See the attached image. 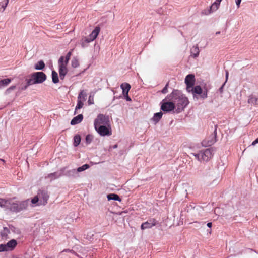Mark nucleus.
<instances>
[{
  "mask_svg": "<svg viewBox=\"0 0 258 258\" xmlns=\"http://www.w3.org/2000/svg\"><path fill=\"white\" fill-rule=\"evenodd\" d=\"M9 0H3L0 2V11L3 12L8 5Z\"/></svg>",
  "mask_w": 258,
  "mask_h": 258,
  "instance_id": "obj_27",
  "label": "nucleus"
},
{
  "mask_svg": "<svg viewBox=\"0 0 258 258\" xmlns=\"http://www.w3.org/2000/svg\"><path fill=\"white\" fill-rule=\"evenodd\" d=\"M108 124H110L109 116L102 114L98 115L94 121V128Z\"/></svg>",
  "mask_w": 258,
  "mask_h": 258,
  "instance_id": "obj_7",
  "label": "nucleus"
},
{
  "mask_svg": "<svg viewBox=\"0 0 258 258\" xmlns=\"http://www.w3.org/2000/svg\"><path fill=\"white\" fill-rule=\"evenodd\" d=\"M49 196L44 191H39L31 200L32 207L44 206L47 203Z\"/></svg>",
  "mask_w": 258,
  "mask_h": 258,
  "instance_id": "obj_4",
  "label": "nucleus"
},
{
  "mask_svg": "<svg viewBox=\"0 0 258 258\" xmlns=\"http://www.w3.org/2000/svg\"><path fill=\"white\" fill-rule=\"evenodd\" d=\"M248 103L255 105L258 104V98L255 97H250L248 99Z\"/></svg>",
  "mask_w": 258,
  "mask_h": 258,
  "instance_id": "obj_31",
  "label": "nucleus"
},
{
  "mask_svg": "<svg viewBox=\"0 0 258 258\" xmlns=\"http://www.w3.org/2000/svg\"><path fill=\"white\" fill-rule=\"evenodd\" d=\"M215 142L216 135H214L204 140L202 142V144L204 146L207 147L212 145Z\"/></svg>",
  "mask_w": 258,
  "mask_h": 258,
  "instance_id": "obj_13",
  "label": "nucleus"
},
{
  "mask_svg": "<svg viewBox=\"0 0 258 258\" xmlns=\"http://www.w3.org/2000/svg\"><path fill=\"white\" fill-rule=\"evenodd\" d=\"M92 140V137L90 135H88L86 137V142L88 143H90Z\"/></svg>",
  "mask_w": 258,
  "mask_h": 258,
  "instance_id": "obj_36",
  "label": "nucleus"
},
{
  "mask_svg": "<svg viewBox=\"0 0 258 258\" xmlns=\"http://www.w3.org/2000/svg\"><path fill=\"white\" fill-rule=\"evenodd\" d=\"M167 87H168V84H166L165 87L162 90V92L163 93H167Z\"/></svg>",
  "mask_w": 258,
  "mask_h": 258,
  "instance_id": "obj_37",
  "label": "nucleus"
},
{
  "mask_svg": "<svg viewBox=\"0 0 258 258\" xmlns=\"http://www.w3.org/2000/svg\"><path fill=\"white\" fill-rule=\"evenodd\" d=\"M207 225L208 227L211 228L212 227V223L211 222H209L207 223Z\"/></svg>",
  "mask_w": 258,
  "mask_h": 258,
  "instance_id": "obj_42",
  "label": "nucleus"
},
{
  "mask_svg": "<svg viewBox=\"0 0 258 258\" xmlns=\"http://www.w3.org/2000/svg\"><path fill=\"white\" fill-rule=\"evenodd\" d=\"M92 42V40H90V38L88 37H85L81 40V45L83 47H85L87 44Z\"/></svg>",
  "mask_w": 258,
  "mask_h": 258,
  "instance_id": "obj_29",
  "label": "nucleus"
},
{
  "mask_svg": "<svg viewBox=\"0 0 258 258\" xmlns=\"http://www.w3.org/2000/svg\"><path fill=\"white\" fill-rule=\"evenodd\" d=\"M124 96L126 97V99L127 101H131V99L129 97L128 94L125 95Z\"/></svg>",
  "mask_w": 258,
  "mask_h": 258,
  "instance_id": "obj_41",
  "label": "nucleus"
},
{
  "mask_svg": "<svg viewBox=\"0 0 258 258\" xmlns=\"http://www.w3.org/2000/svg\"><path fill=\"white\" fill-rule=\"evenodd\" d=\"M219 34H220V32H217L216 33V34H217V35Z\"/></svg>",
  "mask_w": 258,
  "mask_h": 258,
  "instance_id": "obj_48",
  "label": "nucleus"
},
{
  "mask_svg": "<svg viewBox=\"0 0 258 258\" xmlns=\"http://www.w3.org/2000/svg\"><path fill=\"white\" fill-rule=\"evenodd\" d=\"M162 115L163 113L162 112L156 113L154 114L152 120L155 122V123H157L161 118Z\"/></svg>",
  "mask_w": 258,
  "mask_h": 258,
  "instance_id": "obj_21",
  "label": "nucleus"
},
{
  "mask_svg": "<svg viewBox=\"0 0 258 258\" xmlns=\"http://www.w3.org/2000/svg\"><path fill=\"white\" fill-rule=\"evenodd\" d=\"M220 4V3L217 1L213 3L210 7V12L216 11L218 9Z\"/></svg>",
  "mask_w": 258,
  "mask_h": 258,
  "instance_id": "obj_24",
  "label": "nucleus"
},
{
  "mask_svg": "<svg viewBox=\"0 0 258 258\" xmlns=\"http://www.w3.org/2000/svg\"><path fill=\"white\" fill-rule=\"evenodd\" d=\"M175 104L173 102H163L161 106V109L164 112H169L175 108Z\"/></svg>",
  "mask_w": 258,
  "mask_h": 258,
  "instance_id": "obj_12",
  "label": "nucleus"
},
{
  "mask_svg": "<svg viewBox=\"0 0 258 258\" xmlns=\"http://www.w3.org/2000/svg\"><path fill=\"white\" fill-rule=\"evenodd\" d=\"M107 199L108 201L110 200H115V201H120L121 199H120L119 197L114 194H111L107 195Z\"/></svg>",
  "mask_w": 258,
  "mask_h": 258,
  "instance_id": "obj_22",
  "label": "nucleus"
},
{
  "mask_svg": "<svg viewBox=\"0 0 258 258\" xmlns=\"http://www.w3.org/2000/svg\"><path fill=\"white\" fill-rule=\"evenodd\" d=\"M258 143V138L257 139H256L252 143V145L254 146L256 144Z\"/></svg>",
  "mask_w": 258,
  "mask_h": 258,
  "instance_id": "obj_40",
  "label": "nucleus"
},
{
  "mask_svg": "<svg viewBox=\"0 0 258 258\" xmlns=\"http://www.w3.org/2000/svg\"><path fill=\"white\" fill-rule=\"evenodd\" d=\"M81 142V137L79 135H75L74 137V145L76 147L79 145Z\"/></svg>",
  "mask_w": 258,
  "mask_h": 258,
  "instance_id": "obj_28",
  "label": "nucleus"
},
{
  "mask_svg": "<svg viewBox=\"0 0 258 258\" xmlns=\"http://www.w3.org/2000/svg\"><path fill=\"white\" fill-rule=\"evenodd\" d=\"M52 80L53 83L54 84H56L59 82V78L57 73L55 71H52Z\"/></svg>",
  "mask_w": 258,
  "mask_h": 258,
  "instance_id": "obj_23",
  "label": "nucleus"
},
{
  "mask_svg": "<svg viewBox=\"0 0 258 258\" xmlns=\"http://www.w3.org/2000/svg\"><path fill=\"white\" fill-rule=\"evenodd\" d=\"M199 53L200 50L197 45L193 46L191 49V55L193 57L196 58L198 57V56L199 55Z\"/></svg>",
  "mask_w": 258,
  "mask_h": 258,
  "instance_id": "obj_19",
  "label": "nucleus"
},
{
  "mask_svg": "<svg viewBox=\"0 0 258 258\" xmlns=\"http://www.w3.org/2000/svg\"><path fill=\"white\" fill-rule=\"evenodd\" d=\"M195 82V78L194 75L189 74L186 76L185 78V83L186 85V90L190 92V90L192 89Z\"/></svg>",
  "mask_w": 258,
  "mask_h": 258,
  "instance_id": "obj_11",
  "label": "nucleus"
},
{
  "mask_svg": "<svg viewBox=\"0 0 258 258\" xmlns=\"http://www.w3.org/2000/svg\"><path fill=\"white\" fill-rule=\"evenodd\" d=\"M29 200L19 201L15 198L9 199H0V207L13 212L18 213L27 209Z\"/></svg>",
  "mask_w": 258,
  "mask_h": 258,
  "instance_id": "obj_1",
  "label": "nucleus"
},
{
  "mask_svg": "<svg viewBox=\"0 0 258 258\" xmlns=\"http://www.w3.org/2000/svg\"><path fill=\"white\" fill-rule=\"evenodd\" d=\"M214 152L213 148H210L202 150L198 153H192V155L200 162H207L213 157Z\"/></svg>",
  "mask_w": 258,
  "mask_h": 258,
  "instance_id": "obj_5",
  "label": "nucleus"
},
{
  "mask_svg": "<svg viewBox=\"0 0 258 258\" xmlns=\"http://www.w3.org/2000/svg\"><path fill=\"white\" fill-rule=\"evenodd\" d=\"M11 230H12V228H8L7 227H4L3 230L1 232L2 237L4 238H9Z\"/></svg>",
  "mask_w": 258,
  "mask_h": 258,
  "instance_id": "obj_16",
  "label": "nucleus"
},
{
  "mask_svg": "<svg viewBox=\"0 0 258 258\" xmlns=\"http://www.w3.org/2000/svg\"><path fill=\"white\" fill-rule=\"evenodd\" d=\"M76 172V170H75V169H73V170H71V171H69V172H71V173H75Z\"/></svg>",
  "mask_w": 258,
  "mask_h": 258,
  "instance_id": "obj_45",
  "label": "nucleus"
},
{
  "mask_svg": "<svg viewBox=\"0 0 258 258\" xmlns=\"http://www.w3.org/2000/svg\"><path fill=\"white\" fill-rule=\"evenodd\" d=\"M86 96L87 94L85 91L81 90L77 98V104L75 108V111L83 107L84 105L83 102L86 100Z\"/></svg>",
  "mask_w": 258,
  "mask_h": 258,
  "instance_id": "obj_10",
  "label": "nucleus"
},
{
  "mask_svg": "<svg viewBox=\"0 0 258 258\" xmlns=\"http://www.w3.org/2000/svg\"><path fill=\"white\" fill-rule=\"evenodd\" d=\"M16 88V86H11L9 89H8V90H14V89H15Z\"/></svg>",
  "mask_w": 258,
  "mask_h": 258,
  "instance_id": "obj_43",
  "label": "nucleus"
},
{
  "mask_svg": "<svg viewBox=\"0 0 258 258\" xmlns=\"http://www.w3.org/2000/svg\"><path fill=\"white\" fill-rule=\"evenodd\" d=\"M171 99L177 108L178 112L183 110L188 105V98L178 90H174L171 94Z\"/></svg>",
  "mask_w": 258,
  "mask_h": 258,
  "instance_id": "obj_2",
  "label": "nucleus"
},
{
  "mask_svg": "<svg viewBox=\"0 0 258 258\" xmlns=\"http://www.w3.org/2000/svg\"><path fill=\"white\" fill-rule=\"evenodd\" d=\"M95 129L101 136H109L112 135L110 124L96 127Z\"/></svg>",
  "mask_w": 258,
  "mask_h": 258,
  "instance_id": "obj_8",
  "label": "nucleus"
},
{
  "mask_svg": "<svg viewBox=\"0 0 258 258\" xmlns=\"http://www.w3.org/2000/svg\"><path fill=\"white\" fill-rule=\"evenodd\" d=\"M88 102L89 105L94 104L93 97L90 96L89 97Z\"/></svg>",
  "mask_w": 258,
  "mask_h": 258,
  "instance_id": "obj_35",
  "label": "nucleus"
},
{
  "mask_svg": "<svg viewBox=\"0 0 258 258\" xmlns=\"http://www.w3.org/2000/svg\"><path fill=\"white\" fill-rule=\"evenodd\" d=\"M201 97H202L203 98H207V92L204 93L201 95Z\"/></svg>",
  "mask_w": 258,
  "mask_h": 258,
  "instance_id": "obj_39",
  "label": "nucleus"
},
{
  "mask_svg": "<svg viewBox=\"0 0 258 258\" xmlns=\"http://www.w3.org/2000/svg\"><path fill=\"white\" fill-rule=\"evenodd\" d=\"M100 30V29L99 27H95V28L92 31L91 33L88 36L90 40L93 41L97 38L99 33Z\"/></svg>",
  "mask_w": 258,
  "mask_h": 258,
  "instance_id": "obj_15",
  "label": "nucleus"
},
{
  "mask_svg": "<svg viewBox=\"0 0 258 258\" xmlns=\"http://www.w3.org/2000/svg\"><path fill=\"white\" fill-rule=\"evenodd\" d=\"M71 65L74 68L78 67L79 66V60L76 57H74L72 60Z\"/></svg>",
  "mask_w": 258,
  "mask_h": 258,
  "instance_id": "obj_30",
  "label": "nucleus"
},
{
  "mask_svg": "<svg viewBox=\"0 0 258 258\" xmlns=\"http://www.w3.org/2000/svg\"><path fill=\"white\" fill-rule=\"evenodd\" d=\"M220 90H222V87H221Z\"/></svg>",
  "mask_w": 258,
  "mask_h": 258,
  "instance_id": "obj_49",
  "label": "nucleus"
},
{
  "mask_svg": "<svg viewBox=\"0 0 258 258\" xmlns=\"http://www.w3.org/2000/svg\"><path fill=\"white\" fill-rule=\"evenodd\" d=\"M48 177L51 178V180H53L57 178L58 176H56V173H53L48 175Z\"/></svg>",
  "mask_w": 258,
  "mask_h": 258,
  "instance_id": "obj_34",
  "label": "nucleus"
},
{
  "mask_svg": "<svg viewBox=\"0 0 258 258\" xmlns=\"http://www.w3.org/2000/svg\"><path fill=\"white\" fill-rule=\"evenodd\" d=\"M156 224V221L155 219H151L146 222L143 223L141 226L142 230L151 228Z\"/></svg>",
  "mask_w": 258,
  "mask_h": 258,
  "instance_id": "obj_14",
  "label": "nucleus"
},
{
  "mask_svg": "<svg viewBox=\"0 0 258 258\" xmlns=\"http://www.w3.org/2000/svg\"><path fill=\"white\" fill-rule=\"evenodd\" d=\"M89 168V165L88 164H84L82 166L78 167L77 169V171L78 172H80L88 169Z\"/></svg>",
  "mask_w": 258,
  "mask_h": 258,
  "instance_id": "obj_32",
  "label": "nucleus"
},
{
  "mask_svg": "<svg viewBox=\"0 0 258 258\" xmlns=\"http://www.w3.org/2000/svg\"><path fill=\"white\" fill-rule=\"evenodd\" d=\"M116 147H117V145H114L113 147L114 148H116Z\"/></svg>",
  "mask_w": 258,
  "mask_h": 258,
  "instance_id": "obj_46",
  "label": "nucleus"
},
{
  "mask_svg": "<svg viewBox=\"0 0 258 258\" xmlns=\"http://www.w3.org/2000/svg\"><path fill=\"white\" fill-rule=\"evenodd\" d=\"M190 92H192V94H201L202 93V89L200 86L197 85L195 87H192V89L190 90Z\"/></svg>",
  "mask_w": 258,
  "mask_h": 258,
  "instance_id": "obj_20",
  "label": "nucleus"
},
{
  "mask_svg": "<svg viewBox=\"0 0 258 258\" xmlns=\"http://www.w3.org/2000/svg\"><path fill=\"white\" fill-rule=\"evenodd\" d=\"M46 79V75L43 72H34L30 75V79L27 80L26 85L24 87L23 89L25 90L28 86L32 85L42 83Z\"/></svg>",
  "mask_w": 258,
  "mask_h": 258,
  "instance_id": "obj_3",
  "label": "nucleus"
},
{
  "mask_svg": "<svg viewBox=\"0 0 258 258\" xmlns=\"http://www.w3.org/2000/svg\"><path fill=\"white\" fill-rule=\"evenodd\" d=\"M216 1L220 3V2H221L222 0H216Z\"/></svg>",
  "mask_w": 258,
  "mask_h": 258,
  "instance_id": "obj_47",
  "label": "nucleus"
},
{
  "mask_svg": "<svg viewBox=\"0 0 258 258\" xmlns=\"http://www.w3.org/2000/svg\"><path fill=\"white\" fill-rule=\"evenodd\" d=\"M44 67V62L42 60H40L35 66V69L37 70H42Z\"/></svg>",
  "mask_w": 258,
  "mask_h": 258,
  "instance_id": "obj_26",
  "label": "nucleus"
},
{
  "mask_svg": "<svg viewBox=\"0 0 258 258\" xmlns=\"http://www.w3.org/2000/svg\"><path fill=\"white\" fill-rule=\"evenodd\" d=\"M72 55V52L71 51H69L66 55V57H64V60L67 61V62H69V59L70 58V57Z\"/></svg>",
  "mask_w": 258,
  "mask_h": 258,
  "instance_id": "obj_33",
  "label": "nucleus"
},
{
  "mask_svg": "<svg viewBox=\"0 0 258 258\" xmlns=\"http://www.w3.org/2000/svg\"><path fill=\"white\" fill-rule=\"evenodd\" d=\"M68 62L64 60V57L63 56H61L58 61L59 77L61 80L64 78L66 75L68 73Z\"/></svg>",
  "mask_w": 258,
  "mask_h": 258,
  "instance_id": "obj_6",
  "label": "nucleus"
},
{
  "mask_svg": "<svg viewBox=\"0 0 258 258\" xmlns=\"http://www.w3.org/2000/svg\"><path fill=\"white\" fill-rule=\"evenodd\" d=\"M228 77V72L226 71V81L227 80Z\"/></svg>",
  "mask_w": 258,
  "mask_h": 258,
  "instance_id": "obj_44",
  "label": "nucleus"
},
{
  "mask_svg": "<svg viewBox=\"0 0 258 258\" xmlns=\"http://www.w3.org/2000/svg\"><path fill=\"white\" fill-rule=\"evenodd\" d=\"M241 0H235V3L238 8H239Z\"/></svg>",
  "mask_w": 258,
  "mask_h": 258,
  "instance_id": "obj_38",
  "label": "nucleus"
},
{
  "mask_svg": "<svg viewBox=\"0 0 258 258\" xmlns=\"http://www.w3.org/2000/svg\"><path fill=\"white\" fill-rule=\"evenodd\" d=\"M83 116L82 114H79L78 115L74 117L71 121V125H75L79 123L83 120Z\"/></svg>",
  "mask_w": 258,
  "mask_h": 258,
  "instance_id": "obj_17",
  "label": "nucleus"
},
{
  "mask_svg": "<svg viewBox=\"0 0 258 258\" xmlns=\"http://www.w3.org/2000/svg\"><path fill=\"white\" fill-rule=\"evenodd\" d=\"M121 88L122 89V93L123 95H127L131 88V86L128 83H123L121 85Z\"/></svg>",
  "mask_w": 258,
  "mask_h": 258,
  "instance_id": "obj_18",
  "label": "nucleus"
},
{
  "mask_svg": "<svg viewBox=\"0 0 258 258\" xmlns=\"http://www.w3.org/2000/svg\"><path fill=\"white\" fill-rule=\"evenodd\" d=\"M17 244V241L14 239L11 240L7 244H0V252L11 251L14 249Z\"/></svg>",
  "mask_w": 258,
  "mask_h": 258,
  "instance_id": "obj_9",
  "label": "nucleus"
},
{
  "mask_svg": "<svg viewBox=\"0 0 258 258\" xmlns=\"http://www.w3.org/2000/svg\"><path fill=\"white\" fill-rule=\"evenodd\" d=\"M11 80L10 79H5L0 81V88L7 86Z\"/></svg>",
  "mask_w": 258,
  "mask_h": 258,
  "instance_id": "obj_25",
  "label": "nucleus"
}]
</instances>
